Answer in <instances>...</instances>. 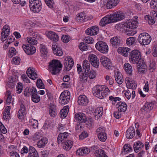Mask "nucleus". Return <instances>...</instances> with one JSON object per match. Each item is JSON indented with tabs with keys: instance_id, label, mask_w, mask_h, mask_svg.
Masks as SVG:
<instances>
[{
	"instance_id": "49",
	"label": "nucleus",
	"mask_w": 157,
	"mask_h": 157,
	"mask_svg": "<svg viewBox=\"0 0 157 157\" xmlns=\"http://www.w3.org/2000/svg\"><path fill=\"white\" fill-rule=\"evenodd\" d=\"M42 137V135L40 132H36L31 137V140L35 141L39 139Z\"/></svg>"
},
{
	"instance_id": "38",
	"label": "nucleus",
	"mask_w": 157,
	"mask_h": 157,
	"mask_svg": "<svg viewBox=\"0 0 157 157\" xmlns=\"http://www.w3.org/2000/svg\"><path fill=\"white\" fill-rule=\"evenodd\" d=\"M83 69L82 71L84 72H88L90 70V62L88 60L85 59L84 60L82 63Z\"/></svg>"
},
{
	"instance_id": "46",
	"label": "nucleus",
	"mask_w": 157,
	"mask_h": 157,
	"mask_svg": "<svg viewBox=\"0 0 157 157\" xmlns=\"http://www.w3.org/2000/svg\"><path fill=\"white\" fill-rule=\"evenodd\" d=\"M40 52L41 55L42 57H45L48 53L47 49L44 45L41 44L40 45Z\"/></svg>"
},
{
	"instance_id": "35",
	"label": "nucleus",
	"mask_w": 157,
	"mask_h": 157,
	"mask_svg": "<svg viewBox=\"0 0 157 157\" xmlns=\"http://www.w3.org/2000/svg\"><path fill=\"white\" fill-rule=\"evenodd\" d=\"M16 81V77H10L7 83V86L10 88H13L15 86Z\"/></svg>"
},
{
	"instance_id": "2",
	"label": "nucleus",
	"mask_w": 157,
	"mask_h": 157,
	"mask_svg": "<svg viewBox=\"0 0 157 157\" xmlns=\"http://www.w3.org/2000/svg\"><path fill=\"white\" fill-rule=\"evenodd\" d=\"M48 67L52 74L55 75L59 73L62 68V65L59 61L53 59L49 63Z\"/></svg>"
},
{
	"instance_id": "25",
	"label": "nucleus",
	"mask_w": 157,
	"mask_h": 157,
	"mask_svg": "<svg viewBox=\"0 0 157 157\" xmlns=\"http://www.w3.org/2000/svg\"><path fill=\"white\" fill-rule=\"evenodd\" d=\"M25 109L24 105L21 104V105L20 108L18 111L17 117L20 119H23L24 116L26 115Z\"/></svg>"
},
{
	"instance_id": "5",
	"label": "nucleus",
	"mask_w": 157,
	"mask_h": 157,
	"mask_svg": "<svg viewBox=\"0 0 157 157\" xmlns=\"http://www.w3.org/2000/svg\"><path fill=\"white\" fill-rule=\"evenodd\" d=\"M29 6L33 12L38 13L41 9V3L40 0H29Z\"/></svg>"
},
{
	"instance_id": "24",
	"label": "nucleus",
	"mask_w": 157,
	"mask_h": 157,
	"mask_svg": "<svg viewBox=\"0 0 157 157\" xmlns=\"http://www.w3.org/2000/svg\"><path fill=\"white\" fill-rule=\"evenodd\" d=\"M46 35L51 40L54 41H57L59 40L58 36L54 32H48L46 33Z\"/></svg>"
},
{
	"instance_id": "13",
	"label": "nucleus",
	"mask_w": 157,
	"mask_h": 157,
	"mask_svg": "<svg viewBox=\"0 0 157 157\" xmlns=\"http://www.w3.org/2000/svg\"><path fill=\"white\" fill-rule=\"evenodd\" d=\"M138 22L137 21L133 20H128L124 24V26L130 29L136 28L137 26Z\"/></svg>"
},
{
	"instance_id": "16",
	"label": "nucleus",
	"mask_w": 157,
	"mask_h": 157,
	"mask_svg": "<svg viewBox=\"0 0 157 157\" xmlns=\"http://www.w3.org/2000/svg\"><path fill=\"white\" fill-rule=\"evenodd\" d=\"M137 64L139 72L140 74L145 73L146 72L147 68L146 65L145 63L141 60Z\"/></svg>"
},
{
	"instance_id": "56",
	"label": "nucleus",
	"mask_w": 157,
	"mask_h": 157,
	"mask_svg": "<svg viewBox=\"0 0 157 157\" xmlns=\"http://www.w3.org/2000/svg\"><path fill=\"white\" fill-rule=\"evenodd\" d=\"M62 40L65 43H67L70 41V37L67 35H63L62 37Z\"/></svg>"
},
{
	"instance_id": "53",
	"label": "nucleus",
	"mask_w": 157,
	"mask_h": 157,
	"mask_svg": "<svg viewBox=\"0 0 157 157\" xmlns=\"http://www.w3.org/2000/svg\"><path fill=\"white\" fill-rule=\"evenodd\" d=\"M89 78L91 79H93L95 77V72L94 70H91L90 72L87 73Z\"/></svg>"
},
{
	"instance_id": "31",
	"label": "nucleus",
	"mask_w": 157,
	"mask_h": 157,
	"mask_svg": "<svg viewBox=\"0 0 157 157\" xmlns=\"http://www.w3.org/2000/svg\"><path fill=\"white\" fill-rule=\"evenodd\" d=\"M53 52L54 55L58 56H61L63 54V52L61 48L57 45H53L52 46Z\"/></svg>"
},
{
	"instance_id": "52",
	"label": "nucleus",
	"mask_w": 157,
	"mask_h": 157,
	"mask_svg": "<svg viewBox=\"0 0 157 157\" xmlns=\"http://www.w3.org/2000/svg\"><path fill=\"white\" fill-rule=\"evenodd\" d=\"M136 39L134 37H130L127 38L126 40L127 44L129 45H132L135 42Z\"/></svg>"
},
{
	"instance_id": "50",
	"label": "nucleus",
	"mask_w": 157,
	"mask_h": 157,
	"mask_svg": "<svg viewBox=\"0 0 157 157\" xmlns=\"http://www.w3.org/2000/svg\"><path fill=\"white\" fill-rule=\"evenodd\" d=\"M27 40L29 44L32 45H35L37 44V40L34 38H33L31 37H28L27 38Z\"/></svg>"
},
{
	"instance_id": "29",
	"label": "nucleus",
	"mask_w": 157,
	"mask_h": 157,
	"mask_svg": "<svg viewBox=\"0 0 157 157\" xmlns=\"http://www.w3.org/2000/svg\"><path fill=\"white\" fill-rule=\"evenodd\" d=\"M135 133V131L134 128L130 127L126 131V137L127 139H132L134 136Z\"/></svg>"
},
{
	"instance_id": "40",
	"label": "nucleus",
	"mask_w": 157,
	"mask_h": 157,
	"mask_svg": "<svg viewBox=\"0 0 157 157\" xmlns=\"http://www.w3.org/2000/svg\"><path fill=\"white\" fill-rule=\"evenodd\" d=\"M90 152V150L84 147L77 150L76 154L79 155L83 156L85 154H88Z\"/></svg>"
},
{
	"instance_id": "8",
	"label": "nucleus",
	"mask_w": 157,
	"mask_h": 157,
	"mask_svg": "<svg viewBox=\"0 0 157 157\" xmlns=\"http://www.w3.org/2000/svg\"><path fill=\"white\" fill-rule=\"evenodd\" d=\"M112 23L123 19L124 17V14L121 11H117L113 14L109 15Z\"/></svg>"
},
{
	"instance_id": "41",
	"label": "nucleus",
	"mask_w": 157,
	"mask_h": 157,
	"mask_svg": "<svg viewBox=\"0 0 157 157\" xmlns=\"http://www.w3.org/2000/svg\"><path fill=\"white\" fill-rule=\"evenodd\" d=\"M63 148L66 151L69 150L72 147L73 142L71 140H67L63 143Z\"/></svg>"
},
{
	"instance_id": "18",
	"label": "nucleus",
	"mask_w": 157,
	"mask_h": 157,
	"mask_svg": "<svg viewBox=\"0 0 157 157\" xmlns=\"http://www.w3.org/2000/svg\"><path fill=\"white\" fill-rule=\"evenodd\" d=\"M98 31V28L97 26H94L86 29L85 31V33L88 35H95L97 34Z\"/></svg>"
},
{
	"instance_id": "6",
	"label": "nucleus",
	"mask_w": 157,
	"mask_h": 157,
	"mask_svg": "<svg viewBox=\"0 0 157 157\" xmlns=\"http://www.w3.org/2000/svg\"><path fill=\"white\" fill-rule=\"evenodd\" d=\"M96 49L101 52L106 54L108 53L109 48L107 44L103 41H98L95 44Z\"/></svg>"
},
{
	"instance_id": "12",
	"label": "nucleus",
	"mask_w": 157,
	"mask_h": 157,
	"mask_svg": "<svg viewBox=\"0 0 157 157\" xmlns=\"http://www.w3.org/2000/svg\"><path fill=\"white\" fill-rule=\"evenodd\" d=\"M22 47L25 53L28 55H33L36 52L35 48L29 44H24Z\"/></svg>"
},
{
	"instance_id": "11",
	"label": "nucleus",
	"mask_w": 157,
	"mask_h": 157,
	"mask_svg": "<svg viewBox=\"0 0 157 157\" xmlns=\"http://www.w3.org/2000/svg\"><path fill=\"white\" fill-rule=\"evenodd\" d=\"M101 64L106 69H109L112 67V63L111 60L107 57L103 56L101 57Z\"/></svg>"
},
{
	"instance_id": "32",
	"label": "nucleus",
	"mask_w": 157,
	"mask_h": 157,
	"mask_svg": "<svg viewBox=\"0 0 157 157\" xmlns=\"http://www.w3.org/2000/svg\"><path fill=\"white\" fill-rule=\"evenodd\" d=\"M130 50V49L127 47H119L117 50V51L119 53L124 56L126 57Z\"/></svg>"
},
{
	"instance_id": "39",
	"label": "nucleus",
	"mask_w": 157,
	"mask_h": 157,
	"mask_svg": "<svg viewBox=\"0 0 157 157\" xmlns=\"http://www.w3.org/2000/svg\"><path fill=\"white\" fill-rule=\"evenodd\" d=\"M110 43L115 47H117L120 45V39L117 36L113 37L110 40Z\"/></svg>"
},
{
	"instance_id": "20",
	"label": "nucleus",
	"mask_w": 157,
	"mask_h": 157,
	"mask_svg": "<svg viewBox=\"0 0 157 157\" xmlns=\"http://www.w3.org/2000/svg\"><path fill=\"white\" fill-rule=\"evenodd\" d=\"M68 136V133L67 132L60 133L57 138V142L58 144H59L60 143H64L65 141H66V140Z\"/></svg>"
},
{
	"instance_id": "15",
	"label": "nucleus",
	"mask_w": 157,
	"mask_h": 157,
	"mask_svg": "<svg viewBox=\"0 0 157 157\" xmlns=\"http://www.w3.org/2000/svg\"><path fill=\"white\" fill-rule=\"evenodd\" d=\"M125 81L128 88L131 89H135L136 88L137 84L132 78L127 77L125 78Z\"/></svg>"
},
{
	"instance_id": "54",
	"label": "nucleus",
	"mask_w": 157,
	"mask_h": 157,
	"mask_svg": "<svg viewBox=\"0 0 157 157\" xmlns=\"http://www.w3.org/2000/svg\"><path fill=\"white\" fill-rule=\"evenodd\" d=\"M46 5L50 8H53L54 2L53 0H44Z\"/></svg>"
},
{
	"instance_id": "55",
	"label": "nucleus",
	"mask_w": 157,
	"mask_h": 157,
	"mask_svg": "<svg viewBox=\"0 0 157 157\" xmlns=\"http://www.w3.org/2000/svg\"><path fill=\"white\" fill-rule=\"evenodd\" d=\"M145 19L148 22L149 24H153L155 23V21L151 17L146 16L145 17Z\"/></svg>"
},
{
	"instance_id": "45",
	"label": "nucleus",
	"mask_w": 157,
	"mask_h": 157,
	"mask_svg": "<svg viewBox=\"0 0 157 157\" xmlns=\"http://www.w3.org/2000/svg\"><path fill=\"white\" fill-rule=\"evenodd\" d=\"M78 47L79 49L82 51H86L88 50L89 45L84 42L80 43Z\"/></svg>"
},
{
	"instance_id": "33",
	"label": "nucleus",
	"mask_w": 157,
	"mask_h": 157,
	"mask_svg": "<svg viewBox=\"0 0 157 157\" xmlns=\"http://www.w3.org/2000/svg\"><path fill=\"white\" fill-rule=\"evenodd\" d=\"M48 142V139L45 137L41 138L37 143V146L39 148H44Z\"/></svg>"
},
{
	"instance_id": "28",
	"label": "nucleus",
	"mask_w": 157,
	"mask_h": 157,
	"mask_svg": "<svg viewBox=\"0 0 157 157\" xmlns=\"http://www.w3.org/2000/svg\"><path fill=\"white\" fill-rule=\"evenodd\" d=\"M78 103L79 105L85 106L88 103L89 101L85 95H80L78 98Z\"/></svg>"
},
{
	"instance_id": "62",
	"label": "nucleus",
	"mask_w": 157,
	"mask_h": 157,
	"mask_svg": "<svg viewBox=\"0 0 157 157\" xmlns=\"http://www.w3.org/2000/svg\"><path fill=\"white\" fill-rule=\"evenodd\" d=\"M11 118L10 114L5 113H3V119L4 120H6V121H9Z\"/></svg>"
},
{
	"instance_id": "21",
	"label": "nucleus",
	"mask_w": 157,
	"mask_h": 157,
	"mask_svg": "<svg viewBox=\"0 0 157 157\" xmlns=\"http://www.w3.org/2000/svg\"><path fill=\"white\" fill-rule=\"evenodd\" d=\"M33 92L31 94V99L35 103H38L40 101V97L37 94V91L36 88H33Z\"/></svg>"
},
{
	"instance_id": "64",
	"label": "nucleus",
	"mask_w": 157,
	"mask_h": 157,
	"mask_svg": "<svg viewBox=\"0 0 157 157\" xmlns=\"http://www.w3.org/2000/svg\"><path fill=\"white\" fill-rule=\"evenodd\" d=\"M88 136V134L86 132L84 131L82 132L81 134L79 136V139L81 140H83L86 138Z\"/></svg>"
},
{
	"instance_id": "59",
	"label": "nucleus",
	"mask_w": 157,
	"mask_h": 157,
	"mask_svg": "<svg viewBox=\"0 0 157 157\" xmlns=\"http://www.w3.org/2000/svg\"><path fill=\"white\" fill-rule=\"evenodd\" d=\"M84 40L85 42L89 44H92L94 42L93 38L90 36H88L86 37Z\"/></svg>"
},
{
	"instance_id": "57",
	"label": "nucleus",
	"mask_w": 157,
	"mask_h": 157,
	"mask_svg": "<svg viewBox=\"0 0 157 157\" xmlns=\"http://www.w3.org/2000/svg\"><path fill=\"white\" fill-rule=\"evenodd\" d=\"M16 51L15 49L13 48H11L9 50V56L12 57L16 54Z\"/></svg>"
},
{
	"instance_id": "1",
	"label": "nucleus",
	"mask_w": 157,
	"mask_h": 157,
	"mask_svg": "<svg viewBox=\"0 0 157 157\" xmlns=\"http://www.w3.org/2000/svg\"><path fill=\"white\" fill-rule=\"evenodd\" d=\"M93 95L98 98L102 99L107 96L110 93L108 88L105 86H96L93 89Z\"/></svg>"
},
{
	"instance_id": "63",
	"label": "nucleus",
	"mask_w": 157,
	"mask_h": 157,
	"mask_svg": "<svg viewBox=\"0 0 157 157\" xmlns=\"http://www.w3.org/2000/svg\"><path fill=\"white\" fill-rule=\"evenodd\" d=\"M59 113L61 117L64 118L67 116L68 113H67V111L65 112L64 109H62L60 111Z\"/></svg>"
},
{
	"instance_id": "42",
	"label": "nucleus",
	"mask_w": 157,
	"mask_h": 157,
	"mask_svg": "<svg viewBox=\"0 0 157 157\" xmlns=\"http://www.w3.org/2000/svg\"><path fill=\"white\" fill-rule=\"evenodd\" d=\"M124 68L127 74L129 75H132V69L131 65L128 63H125L124 64Z\"/></svg>"
},
{
	"instance_id": "7",
	"label": "nucleus",
	"mask_w": 157,
	"mask_h": 157,
	"mask_svg": "<svg viewBox=\"0 0 157 157\" xmlns=\"http://www.w3.org/2000/svg\"><path fill=\"white\" fill-rule=\"evenodd\" d=\"M70 93L65 91L63 92L60 94L59 98V103L62 105L67 104L70 100Z\"/></svg>"
},
{
	"instance_id": "22",
	"label": "nucleus",
	"mask_w": 157,
	"mask_h": 157,
	"mask_svg": "<svg viewBox=\"0 0 157 157\" xmlns=\"http://www.w3.org/2000/svg\"><path fill=\"white\" fill-rule=\"evenodd\" d=\"M27 157H39L38 154L36 149L32 146L29 147V153Z\"/></svg>"
},
{
	"instance_id": "26",
	"label": "nucleus",
	"mask_w": 157,
	"mask_h": 157,
	"mask_svg": "<svg viewBox=\"0 0 157 157\" xmlns=\"http://www.w3.org/2000/svg\"><path fill=\"white\" fill-rule=\"evenodd\" d=\"M103 113V108L102 107H98L95 110V117L96 119L98 120L100 118Z\"/></svg>"
},
{
	"instance_id": "3",
	"label": "nucleus",
	"mask_w": 157,
	"mask_h": 157,
	"mask_svg": "<svg viewBox=\"0 0 157 157\" xmlns=\"http://www.w3.org/2000/svg\"><path fill=\"white\" fill-rule=\"evenodd\" d=\"M140 52L138 50H134L130 53L129 59L132 63H137L141 60Z\"/></svg>"
},
{
	"instance_id": "10",
	"label": "nucleus",
	"mask_w": 157,
	"mask_h": 157,
	"mask_svg": "<svg viewBox=\"0 0 157 157\" xmlns=\"http://www.w3.org/2000/svg\"><path fill=\"white\" fill-rule=\"evenodd\" d=\"M77 68L80 81L82 82H86L88 78L87 72L83 71L81 66L79 64L77 65Z\"/></svg>"
},
{
	"instance_id": "14",
	"label": "nucleus",
	"mask_w": 157,
	"mask_h": 157,
	"mask_svg": "<svg viewBox=\"0 0 157 157\" xmlns=\"http://www.w3.org/2000/svg\"><path fill=\"white\" fill-rule=\"evenodd\" d=\"M89 59L92 65L96 68L98 67L99 62L98 59L94 54H90L89 56Z\"/></svg>"
},
{
	"instance_id": "43",
	"label": "nucleus",
	"mask_w": 157,
	"mask_h": 157,
	"mask_svg": "<svg viewBox=\"0 0 157 157\" xmlns=\"http://www.w3.org/2000/svg\"><path fill=\"white\" fill-rule=\"evenodd\" d=\"M85 13H80L77 15L76 19L78 22H83L85 21Z\"/></svg>"
},
{
	"instance_id": "19",
	"label": "nucleus",
	"mask_w": 157,
	"mask_h": 157,
	"mask_svg": "<svg viewBox=\"0 0 157 157\" xmlns=\"http://www.w3.org/2000/svg\"><path fill=\"white\" fill-rule=\"evenodd\" d=\"M75 117L79 123H85L86 121L85 115L83 113H76Z\"/></svg>"
},
{
	"instance_id": "60",
	"label": "nucleus",
	"mask_w": 157,
	"mask_h": 157,
	"mask_svg": "<svg viewBox=\"0 0 157 157\" xmlns=\"http://www.w3.org/2000/svg\"><path fill=\"white\" fill-rule=\"evenodd\" d=\"M20 58L18 57H15L13 58L12 62L15 64H18L20 63Z\"/></svg>"
},
{
	"instance_id": "61",
	"label": "nucleus",
	"mask_w": 157,
	"mask_h": 157,
	"mask_svg": "<svg viewBox=\"0 0 157 157\" xmlns=\"http://www.w3.org/2000/svg\"><path fill=\"white\" fill-rule=\"evenodd\" d=\"M157 0H152L150 3V6L151 8L155 10V7L156 6Z\"/></svg>"
},
{
	"instance_id": "44",
	"label": "nucleus",
	"mask_w": 157,
	"mask_h": 157,
	"mask_svg": "<svg viewBox=\"0 0 157 157\" xmlns=\"http://www.w3.org/2000/svg\"><path fill=\"white\" fill-rule=\"evenodd\" d=\"M94 153L97 157H108V156L105 154L104 150L102 149H99L96 150Z\"/></svg>"
},
{
	"instance_id": "4",
	"label": "nucleus",
	"mask_w": 157,
	"mask_h": 157,
	"mask_svg": "<svg viewBox=\"0 0 157 157\" xmlns=\"http://www.w3.org/2000/svg\"><path fill=\"white\" fill-rule=\"evenodd\" d=\"M151 38L150 35L146 33H141L138 38L139 42L142 45L148 44L151 41Z\"/></svg>"
},
{
	"instance_id": "34",
	"label": "nucleus",
	"mask_w": 157,
	"mask_h": 157,
	"mask_svg": "<svg viewBox=\"0 0 157 157\" xmlns=\"http://www.w3.org/2000/svg\"><path fill=\"white\" fill-rule=\"evenodd\" d=\"M114 76L117 83L119 84H122L124 79L121 73L118 71H117L115 73Z\"/></svg>"
},
{
	"instance_id": "58",
	"label": "nucleus",
	"mask_w": 157,
	"mask_h": 157,
	"mask_svg": "<svg viewBox=\"0 0 157 157\" xmlns=\"http://www.w3.org/2000/svg\"><path fill=\"white\" fill-rule=\"evenodd\" d=\"M17 93L18 94L21 93L23 90V86L21 83H18L17 86Z\"/></svg>"
},
{
	"instance_id": "36",
	"label": "nucleus",
	"mask_w": 157,
	"mask_h": 157,
	"mask_svg": "<svg viewBox=\"0 0 157 157\" xmlns=\"http://www.w3.org/2000/svg\"><path fill=\"white\" fill-rule=\"evenodd\" d=\"M116 105L118 106V110L121 112H124L127 109V106L125 102L120 101Z\"/></svg>"
},
{
	"instance_id": "27",
	"label": "nucleus",
	"mask_w": 157,
	"mask_h": 157,
	"mask_svg": "<svg viewBox=\"0 0 157 157\" xmlns=\"http://www.w3.org/2000/svg\"><path fill=\"white\" fill-rule=\"evenodd\" d=\"M109 15L103 18L100 21L99 25L101 26H104L107 24L112 23V20Z\"/></svg>"
},
{
	"instance_id": "51",
	"label": "nucleus",
	"mask_w": 157,
	"mask_h": 157,
	"mask_svg": "<svg viewBox=\"0 0 157 157\" xmlns=\"http://www.w3.org/2000/svg\"><path fill=\"white\" fill-rule=\"evenodd\" d=\"M36 84L38 88L40 89L44 88V85L41 79H38L37 80Z\"/></svg>"
},
{
	"instance_id": "37",
	"label": "nucleus",
	"mask_w": 157,
	"mask_h": 157,
	"mask_svg": "<svg viewBox=\"0 0 157 157\" xmlns=\"http://www.w3.org/2000/svg\"><path fill=\"white\" fill-rule=\"evenodd\" d=\"M144 147V144L140 141L135 142L133 145V148L135 151L137 153L142 149Z\"/></svg>"
},
{
	"instance_id": "23",
	"label": "nucleus",
	"mask_w": 157,
	"mask_h": 157,
	"mask_svg": "<svg viewBox=\"0 0 157 157\" xmlns=\"http://www.w3.org/2000/svg\"><path fill=\"white\" fill-rule=\"evenodd\" d=\"M119 2V0H108L106 4L107 9H111L116 6Z\"/></svg>"
},
{
	"instance_id": "9",
	"label": "nucleus",
	"mask_w": 157,
	"mask_h": 157,
	"mask_svg": "<svg viewBox=\"0 0 157 157\" xmlns=\"http://www.w3.org/2000/svg\"><path fill=\"white\" fill-rule=\"evenodd\" d=\"M96 132L98 139L101 142H105L107 139L105 128L103 127H99L96 130Z\"/></svg>"
},
{
	"instance_id": "47",
	"label": "nucleus",
	"mask_w": 157,
	"mask_h": 157,
	"mask_svg": "<svg viewBox=\"0 0 157 157\" xmlns=\"http://www.w3.org/2000/svg\"><path fill=\"white\" fill-rule=\"evenodd\" d=\"M67 59L68 61V63L67 67H66V71H69L72 68L73 66L74 63L73 60L70 57H69V58H67Z\"/></svg>"
},
{
	"instance_id": "30",
	"label": "nucleus",
	"mask_w": 157,
	"mask_h": 157,
	"mask_svg": "<svg viewBox=\"0 0 157 157\" xmlns=\"http://www.w3.org/2000/svg\"><path fill=\"white\" fill-rule=\"evenodd\" d=\"M49 111L50 116L54 117L57 114L56 106L52 104H50L49 106Z\"/></svg>"
},
{
	"instance_id": "17",
	"label": "nucleus",
	"mask_w": 157,
	"mask_h": 157,
	"mask_svg": "<svg viewBox=\"0 0 157 157\" xmlns=\"http://www.w3.org/2000/svg\"><path fill=\"white\" fill-rule=\"evenodd\" d=\"M33 69L32 67L29 68L27 70L26 73L29 78L34 80L37 78L38 77L35 71Z\"/></svg>"
},
{
	"instance_id": "48",
	"label": "nucleus",
	"mask_w": 157,
	"mask_h": 157,
	"mask_svg": "<svg viewBox=\"0 0 157 157\" xmlns=\"http://www.w3.org/2000/svg\"><path fill=\"white\" fill-rule=\"evenodd\" d=\"M33 88H36L32 87L30 89L28 87H26L24 91V95L26 96L29 97L32 94L33 92L32 90Z\"/></svg>"
}]
</instances>
